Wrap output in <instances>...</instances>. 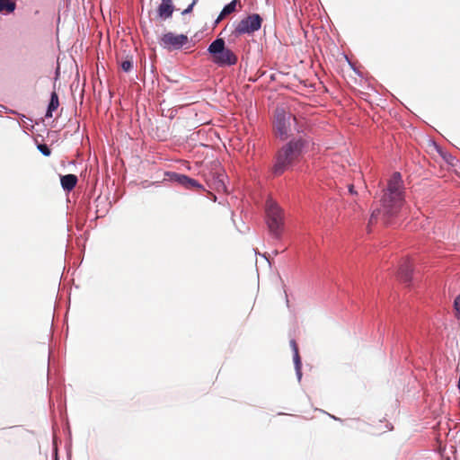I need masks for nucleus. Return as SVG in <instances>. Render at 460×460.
Segmentation results:
<instances>
[{
	"label": "nucleus",
	"mask_w": 460,
	"mask_h": 460,
	"mask_svg": "<svg viewBox=\"0 0 460 460\" xmlns=\"http://www.w3.org/2000/svg\"><path fill=\"white\" fill-rule=\"evenodd\" d=\"M381 207L371 214L369 224H374L379 217L385 222L395 217L401 210L403 202V186L400 172H394L388 181L387 188L380 200Z\"/></svg>",
	"instance_id": "nucleus-1"
},
{
	"label": "nucleus",
	"mask_w": 460,
	"mask_h": 460,
	"mask_svg": "<svg viewBox=\"0 0 460 460\" xmlns=\"http://www.w3.org/2000/svg\"><path fill=\"white\" fill-rule=\"evenodd\" d=\"M306 141L299 138L292 140L284 146L277 154L272 172L276 176L281 175L301 155Z\"/></svg>",
	"instance_id": "nucleus-2"
},
{
	"label": "nucleus",
	"mask_w": 460,
	"mask_h": 460,
	"mask_svg": "<svg viewBox=\"0 0 460 460\" xmlns=\"http://www.w3.org/2000/svg\"><path fill=\"white\" fill-rule=\"evenodd\" d=\"M301 126L295 117L290 112L283 109H277L275 112L274 129L278 137L286 139L293 131L300 132Z\"/></svg>",
	"instance_id": "nucleus-3"
},
{
	"label": "nucleus",
	"mask_w": 460,
	"mask_h": 460,
	"mask_svg": "<svg viewBox=\"0 0 460 460\" xmlns=\"http://www.w3.org/2000/svg\"><path fill=\"white\" fill-rule=\"evenodd\" d=\"M267 226L270 234L279 239L284 228V213L276 201L271 199L266 201Z\"/></svg>",
	"instance_id": "nucleus-4"
},
{
	"label": "nucleus",
	"mask_w": 460,
	"mask_h": 460,
	"mask_svg": "<svg viewBox=\"0 0 460 460\" xmlns=\"http://www.w3.org/2000/svg\"><path fill=\"white\" fill-rule=\"evenodd\" d=\"M208 51L212 55L213 62L219 66H234L237 63V56L231 49H226L223 39L215 40Z\"/></svg>",
	"instance_id": "nucleus-5"
},
{
	"label": "nucleus",
	"mask_w": 460,
	"mask_h": 460,
	"mask_svg": "<svg viewBox=\"0 0 460 460\" xmlns=\"http://www.w3.org/2000/svg\"><path fill=\"white\" fill-rule=\"evenodd\" d=\"M262 19L257 14L253 13L246 18L241 20L234 27L232 33L238 37L242 34H251L256 31H258L261 26Z\"/></svg>",
	"instance_id": "nucleus-6"
},
{
	"label": "nucleus",
	"mask_w": 460,
	"mask_h": 460,
	"mask_svg": "<svg viewBox=\"0 0 460 460\" xmlns=\"http://www.w3.org/2000/svg\"><path fill=\"white\" fill-rule=\"evenodd\" d=\"M188 42V37L184 34L164 33L160 39V44L169 50L180 49Z\"/></svg>",
	"instance_id": "nucleus-7"
},
{
	"label": "nucleus",
	"mask_w": 460,
	"mask_h": 460,
	"mask_svg": "<svg viewBox=\"0 0 460 460\" xmlns=\"http://www.w3.org/2000/svg\"><path fill=\"white\" fill-rule=\"evenodd\" d=\"M174 11L172 0H162L157 8L158 16L164 20L170 18Z\"/></svg>",
	"instance_id": "nucleus-8"
},
{
	"label": "nucleus",
	"mask_w": 460,
	"mask_h": 460,
	"mask_svg": "<svg viewBox=\"0 0 460 460\" xmlns=\"http://www.w3.org/2000/svg\"><path fill=\"white\" fill-rule=\"evenodd\" d=\"M412 264L409 260L403 261L398 270L399 277L402 281L408 283L411 279Z\"/></svg>",
	"instance_id": "nucleus-9"
},
{
	"label": "nucleus",
	"mask_w": 460,
	"mask_h": 460,
	"mask_svg": "<svg viewBox=\"0 0 460 460\" xmlns=\"http://www.w3.org/2000/svg\"><path fill=\"white\" fill-rule=\"evenodd\" d=\"M290 347L292 348L293 354H294L293 359H294L295 368H296V374L298 376V378L300 379L301 376H302V372H301L302 362H301V358H300L299 351H298V346L295 340L290 341Z\"/></svg>",
	"instance_id": "nucleus-10"
},
{
	"label": "nucleus",
	"mask_w": 460,
	"mask_h": 460,
	"mask_svg": "<svg viewBox=\"0 0 460 460\" xmlns=\"http://www.w3.org/2000/svg\"><path fill=\"white\" fill-rule=\"evenodd\" d=\"M78 181V178L75 174H66L60 177L61 186L66 191H71Z\"/></svg>",
	"instance_id": "nucleus-11"
},
{
	"label": "nucleus",
	"mask_w": 460,
	"mask_h": 460,
	"mask_svg": "<svg viewBox=\"0 0 460 460\" xmlns=\"http://www.w3.org/2000/svg\"><path fill=\"white\" fill-rule=\"evenodd\" d=\"M177 181L180 184L186 187L187 189H197L200 190L202 189L201 184H199L196 180L191 179L186 175L183 174H177L176 175Z\"/></svg>",
	"instance_id": "nucleus-12"
},
{
	"label": "nucleus",
	"mask_w": 460,
	"mask_h": 460,
	"mask_svg": "<svg viewBox=\"0 0 460 460\" xmlns=\"http://www.w3.org/2000/svg\"><path fill=\"white\" fill-rule=\"evenodd\" d=\"M236 4L237 0H233L228 4H226L219 13L217 19L216 20V24L219 23L224 18L234 13L235 11Z\"/></svg>",
	"instance_id": "nucleus-13"
},
{
	"label": "nucleus",
	"mask_w": 460,
	"mask_h": 460,
	"mask_svg": "<svg viewBox=\"0 0 460 460\" xmlns=\"http://www.w3.org/2000/svg\"><path fill=\"white\" fill-rule=\"evenodd\" d=\"M59 106L58 95L56 92H52L50 96V102L46 112L47 118H51L53 116V111H55Z\"/></svg>",
	"instance_id": "nucleus-14"
},
{
	"label": "nucleus",
	"mask_w": 460,
	"mask_h": 460,
	"mask_svg": "<svg viewBox=\"0 0 460 460\" xmlns=\"http://www.w3.org/2000/svg\"><path fill=\"white\" fill-rule=\"evenodd\" d=\"M16 8L15 0H0V13H13Z\"/></svg>",
	"instance_id": "nucleus-15"
},
{
	"label": "nucleus",
	"mask_w": 460,
	"mask_h": 460,
	"mask_svg": "<svg viewBox=\"0 0 460 460\" xmlns=\"http://www.w3.org/2000/svg\"><path fill=\"white\" fill-rule=\"evenodd\" d=\"M120 67L125 72L130 71L131 68L133 67V61H132V59H126V60L122 61L121 64H120Z\"/></svg>",
	"instance_id": "nucleus-16"
},
{
	"label": "nucleus",
	"mask_w": 460,
	"mask_h": 460,
	"mask_svg": "<svg viewBox=\"0 0 460 460\" xmlns=\"http://www.w3.org/2000/svg\"><path fill=\"white\" fill-rule=\"evenodd\" d=\"M38 149L45 156H49L51 154L49 147L46 144L38 145Z\"/></svg>",
	"instance_id": "nucleus-17"
},
{
	"label": "nucleus",
	"mask_w": 460,
	"mask_h": 460,
	"mask_svg": "<svg viewBox=\"0 0 460 460\" xmlns=\"http://www.w3.org/2000/svg\"><path fill=\"white\" fill-rule=\"evenodd\" d=\"M454 307L456 310V316L460 318V295L457 296L454 302Z\"/></svg>",
	"instance_id": "nucleus-18"
},
{
	"label": "nucleus",
	"mask_w": 460,
	"mask_h": 460,
	"mask_svg": "<svg viewBox=\"0 0 460 460\" xmlns=\"http://www.w3.org/2000/svg\"><path fill=\"white\" fill-rule=\"evenodd\" d=\"M196 3H197V0H193L192 3L188 6V8L183 10L181 13L184 15V14L190 13L193 9V6L196 4Z\"/></svg>",
	"instance_id": "nucleus-19"
},
{
	"label": "nucleus",
	"mask_w": 460,
	"mask_h": 460,
	"mask_svg": "<svg viewBox=\"0 0 460 460\" xmlns=\"http://www.w3.org/2000/svg\"><path fill=\"white\" fill-rule=\"evenodd\" d=\"M348 190H349V192L351 194V195H356L357 194V191L355 190V188H354V185L353 184H349L348 186Z\"/></svg>",
	"instance_id": "nucleus-20"
},
{
	"label": "nucleus",
	"mask_w": 460,
	"mask_h": 460,
	"mask_svg": "<svg viewBox=\"0 0 460 460\" xmlns=\"http://www.w3.org/2000/svg\"><path fill=\"white\" fill-rule=\"evenodd\" d=\"M57 460V459H56Z\"/></svg>",
	"instance_id": "nucleus-21"
}]
</instances>
